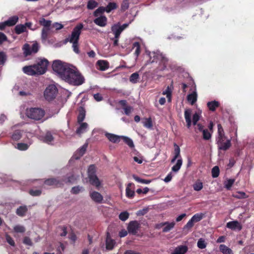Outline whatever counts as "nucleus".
Instances as JSON below:
<instances>
[{"label": "nucleus", "instance_id": "63", "mask_svg": "<svg viewBox=\"0 0 254 254\" xmlns=\"http://www.w3.org/2000/svg\"><path fill=\"white\" fill-rule=\"evenodd\" d=\"M52 27L55 28L57 30H58L62 29L64 27V26L61 23L55 22L52 25Z\"/></svg>", "mask_w": 254, "mask_h": 254}, {"label": "nucleus", "instance_id": "18", "mask_svg": "<svg viewBox=\"0 0 254 254\" xmlns=\"http://www.w3.org/2000/svg\"><path fill=\"white\" fill-rule=\"evenodd\" d=\"M105 135L110 141L113 143L119 142L122 138V136H119L110 133H106Z\"/></svg>", "mask_w": 254, "mask_h": 254}, {"label": "nucleus", "instance_id": "55", "mask_svg": "<svg viewBox=\"0 0 254 254\" xmlns=\"http://www.w3.org/2000/svg\"><path fill=\"white\" fill-rule=\"evenodd\" d=\"M143 126L148 128H150L152 127V122L150 119H145L143 122Z\"/></svg>", "mask_w": 254, "mask_h": 254}, {"label": "nucleus", "instance_id": "13", "mask_svg": "<svg viewBox=\"0 0 254 254\" xmlns=\"http://www.w3.org/2000/svg\"><path fill=\"white\" fill-rule=\"evenodd\" d=\"M107 18L105 16H100L94 20V22L100 27H104L106 25Z\"/></svg>", "mask_w": 254, "mask_h": 254}, {"label": "nucleus", "instance_id": "35", "mask_svg": "<svg viewBox=\"0 0 254 254\" xmlns=\"http://www.w3.org/2000/svg\"><path fill=\"white\" fill-rule=\"evenodd\" d=\"M132 185V184L131 183H129L127 185L126 188V196L128 198H132L134 195V191L131 189V186Z\"/></svg>", "mask_w": 254, "mask_h": 254}, {"label": "nucleus", "instance_id": "2", "mask_svg": "<svg viewBox=\"0 0 254 254\" xmlns=\"http://www.w3.org/2000/svg\"><path fill=\"white\" fill-rule=\"evenodd\" d=\"M71 66V65L67 63L63 62L60 60H56L53 62L52 68L53 70L63 79L64 76H65L67 72H68V69Z\"/></svg>", "mask_w": 254, "mask_h": 254}, {"label": "nucleus", "instance_id": "52", "mask_svg": "<svg viewBox=\"0 0 254 254\" xmlns=\"http://www.w3.org/2000/svg\"><path fill=\"white\" fill-rule=\"evenodd\" d=\"M85 111L84 110H82L80 112L77 118V121H78V123L79 124L82 123V121L84 120V119L85 118Z\"/></svg>", "mask_w": 254, "mask_h": 254}, {"label": "nucleus", "instance_id": "12", "mask_svg": "<svg viewBox=\"0 0 254 254\" xmlns=\"http://www.w3.org/2000/svg\"><path fill=\"white\" fill-rule=\"evenodd\" d=\"M87 146L88 144L87 143L84 144L82 147H81L76 151L74 154L73 157L75 159H79L85 153Z\"/></svg>", "mask_w": 254, "mask_h": 254}, {"label": "nucleus", "instance_id": "28", "mask_svg": "<svg viewBox=\"0 0 254 254\" xmlns=\"http://www.w3.org/2000/svg\"><path fill=\"white\" fill-rule=\"evenodd\" d=\"M219 250L223 254H233L232 250L223 244L220 245Z\"/></svg>", "mask_w": 254, "mask_h": 254}, {"label": "nucleus", "instance_id": "25", "mask_svg": "<svg viewBox=\"0 0 254 254\" xmlns=\"http://www.w3.org/2000/svg\"><path fill=\"white\" fill-rule=\"evenodd\" d=\"M18 17L16 15L10 17L7 20L5 21L7 26H12L14 25L18 20Z\"/></svg>", "mask_w": 254, "mask_h": 254}, {"label": "nucleus", "instance_id": "8", "mask_svg": "<svg viewBox=\"0 0 254 254\" xmlns=\"http://www.w3.org/2000/svg\"><path fill=\"white\" fill-rule=\"evenodd\" d=\"M128 24H124L121 25L119 23L113 25L111 27L112 31L116 38H119L122 32L125 29L127 26Z\"/></svg>", "mask_w": 254, "mask_h": 254}, {"label": "nucleus", "instance_id": "57", "mask_svg": "<svg viewBox=\"0 0 254 254\" xmlns=\"http://www.w3.org/2000/svg\"><path fill=\"white\" fill-rule=\"evenodd\" d=\"M219 169L218 166L214 167L212 169V176L213 178H216L219 176Z\"/></svg>", "mask_w": 254, "mask_h": 254}, {"label": "nucleus", "instance_id": "46", "mask_svg": "<svg viewBox=\"0 0 254 254\" xmlns=\"http://www.w3.org/2000/svg\"><path fill=\"white\" fill-rule=\"evenodd\" d=\"M132 177L136 182L141 184H148L151 182L150 180L142 179L135 175H133Z\"/></svg>", "mask_w": 254, "mask_h": 254}, {"label": "nucleus", "instance_id": "10", "mask_svg": "<svg viewBox=\"0 0 254 254\" xmlns=\"http://www.w3.org/2000/svg\"><path fill=\"white\" fill-rule=\"evenodd\" d=\"M89 195L92 200L95 202L101 203L103 201V196L97 191H90Z\"/></svg>", "mask_w": 254, "mask_h": 254}, {"label": "nucleus", "instance_id": "51", "mask_svg": "<svg viewBox=\"0 0 254 254\" xmlns=\"http://www.w3.org/2000/svg\"><path fill=\"white\" fill-rule=\"evenodd\" d=\"M129 216V213L127 211H124L120 213L119 218L122 221H125L127 220Z\"/></svg>", "mask_w": 254, "mask_h": 254}, {"label": "nucleus", "instance_id": "50", "mask_svg": "<svg viewBox=\"0 0 254 254\" xmlns=\"http://www.w3.org/2000/svg\"><path fill=\"white\" fill-rule=\"evenodd\" d=\"M133 48L135 49L134 54L137 57L140 53V45L138 42H135L133 44Z\"/></svg>", "mask_w": 254, "mask_h": 254}, {"label": "nucleus", "instance_id": "33", "mask_svg": "<svg viewBox=\"0 0 254 254\" xmlns=\"http://www.w3.org/2000/svg\"><path fill=\"white\" fill-rule=\"evenodd\" d=\"M27 211V208L26 206L19 207L16 211V214L19 216H24Z\"/></svg>", "mask_w": 254, "mask_h": 254}, {"label": "nucleus", "instance_id": "16", "mask_svg": "<svg viewBox=\"0 0 254 254\" xmlns=\"http://www.w3.org/2000/svg\"><path fill=\"white\" fill-rule=\"evenodd\" d=\"M227 227L232 230H240L242 226L240 223L237 221H233L229 222L227 223Z\"/></svg>", "mask_w": 254, "mask_h": 254}, {"label": "nucleus", "instance_id": "43", "mask_svg": "<svg viewBox=\"0 0 254 254\" xmlns=\"http://www.w3.org/2000/svg\"><path fill=\"white\" fill-rule=\"evenodd\" d=\"M98 5V3L94 0H89L88 2L87 7L89 9H93Z\"/></svg>", "mask_w": 254, "mask_h": 254}, {"label": "nucleus", "instance_id": "1", "mask_svg": "<svg viewBox=\"0 0 254 254\" xmlns=\"http://www.w3.org/2000/svg\"><path fill=\"white\" fill-rule=\"evenodd\" d=\"M63 80L70 84L77 86L83 84L85 80L84 77L77 68L72 65L68 69Z\"/></svg>", "mask_w": 254, "mask_h": 254}, {"label": "nucleus", "instance_id": "5", "mask_svg": "<svg viewBox=\"0 0 254 254\" xmlns=\"http://www.w3.org/2000/svg\"><path fill=\"white\" fill-rule=\"evenodd\" d=\"M58 93V89L55 85H49L45 90L44 95L45 98L48 101H51L56 97Z\"/></svg>", "mask_w": 254, "mask_h": 254}, {"label": "nucleus", "instance_id": "14", "mask_svg": "<svg viewBox=\"0 0 254 254\" xmlns=\"http://www.w3.org/2000/svg\"><path fill=\"white\" fill-rule=\"evenodd\" d=\"M35 64L30 66H26L23 67V71L30 75H33L37 74Z\"/></svg>", "mask_w": 254, "mask_h": 254}, {"label": "nucleus", "instance_id": "19", "mask_svg": "<svg viewBox=\"0 0 254 254\" xmlns=\"http://www.w3.org/2000/svg\"><path fill=\"white\" fill-rule=\"evenodd\" d=\"M185 118L187 123V126L188 128H190L191 125V111L190 109H186L184 113Z\"/></svg>", "mask_w": 254, "mask_h": 254}, {"label": "nucleus", "instance_id": "54", "mask_svg": "<svg viewBox=\"0 0 254 254\" xmlns=\"http://www.w3.org/2000/svg\"><path fill=\"white\" fill-rule=\"evenodd\" d=\"M139 78V75L137 73L135 72L132 73L129 78V80L130 82L132 83H136L137 81V79Z\"/></svg>", "mask_w": 254, "mask_h": 254}, {"label": "nucleus", "instance_id": "6", "mask_svg": "<svg viewBox=\"0 0 254 254\" xmlns=\"http://www.w3.org/2000/svg\"><path fill=\"white\" fill-rule=\"evenodd\" d=\"M48 64V61L46 59H41L35 64L37 74H44L47 70Z\"/></svg>", "mask_w": 254, "mask_h": 254}, {"label": "nucleus", "instance_id": "58", "mask_svg": "<svg viewBox=\"0 0 254 254\" xmlns=\"http://www.w3.org/2000/svg\"><path fill=\"white\" fill-rule=\"evenodd\" d=\"M163 94L166 95L169 102L171 101V91L169 86L163 92Z\"/></svg>", "mask_w": 254, "mask_h": 254}, {"label": "nucleus", "instance_id": "59", "mask_svg": "<svg viewBox=\"0 0 254 254\" xmlns=\"http://www.w3.org/2000/svg\"><path fill=\"white\" fill-rule=\"evenodd\" d=\"M203 133V138L205 140H208L211 137V135L210 132H209L207 129H204L202 131Z\"/></svg>", "mask_w": 254, "mask_h": 254}, {"label": "nucleus", "instance_id": "60", "mask_svg": "<svg viewBox=\"0 0 254 254\" xmlns=\"http://www.w3.org/2000/svg\"><path fill=\"white\" fill-rule=\"evenodd\" d=\"M95 167L94 165H90L88 169V177L90 176H92L93 175H95Z\"/></svg>", "mask_w": 254, "mask_h": 254}, {"label": "nucleus", "instance_id": "17", "mask_svg": "<svg viewBox=\"0 0 254 254\" xmlns=\"http://www.w3.org/2000/svg\"><path fill=\"white\" fill-rule=\"evenodd\" d=\"M116 244L115 241L112 239L108 233L106 240V248L107 250H112Z\"/></svg>", "mask_w": 254, "mask_h": 254}, {"label": "nucleus", "instance_id": "48", "mask_svg": "<svg viewBox=\"0 0 254 254\" xmlns=\"http://www.w3.org/2000/svg\"><path fill=\"white\" fill-rule=\"evenodd\" d=\"M197 246L199 249H203L206 248V243L204 239L201 238L198 240Z\"/></svg>", "mask_w": 254, "mask_h": 254}, {"label": "nucleus", "instance_id": "45", "mask_svg": "<svg viewBox=\"0 0 254 254\" xmlns=\"http://www.w3.org/2000/svg\"><path fill=\"white\" fill-rule=\"evenodd\" d=\"M218 105V102L216 101L210 102L207 103L209 109L211 111H214Z\"/></svg>", "mask_w": 254, "mask_h": 254}, {"label": "nucleus", "instance_id": "49", "mask_svg": "<svg viewBox=\"0 0 254 254\" xmlns=\"http://www.w3.org/2000/svg\"><path fill=\"white\" fill-rule=\"evenodd\" d=\"M98 64L101 70H105L108 68V64L107 62L104 61H99L98 62Z\"/></svg>", "mask_w": 254, "mask_h": 254}, {"label": "nucleus", "instance_id": "30", "mask_svg": "<svg viewBox=\"0 0 254 254\" xmlns=\"http://www.w3.org/2000/svg\"><path fill=\"white\" fill-rule=\"evenodd\" d=\"M79 127L76 130V133L77 134H80L84 132H85L88 127V124L86 123H80Z\"/></svg>", "mask_w": 254, "mask_h": 254}, {"label": "nucleus", "instance_id": "47", "mask_svg": "<svg viewBox=\"0 0 254 254\" xmlns=\"http://www.w3.org/2000/svg\"><path fill=\"white\" fill-rule=\"evenodd\" d=\"M83 190V188L81 186H76L72 188L71 192L73 194H77Z\"/></svg>", "mask_w": 254, "mask_h": 254}, {"label": "nucleus", "instance_id": "32", "mask_svg": "<svg viewBox=\"0 0 254 254\" xmlns=\"http://www.w3.org/2000/svg\"><path fill=\"white\" fill-rule=\"evenodd\" d=\"M13 229V232L16 233H24L26 231L25 227L20 224L14 226Z\"/></svg>", "mask_w": 254, "mask_h": 254}, {"label": "nucleus", "instance_id": "44", "mask_svg": "<svg viewBox=\"0 0 254 254\" xmlns=\"http://www.w3.org/2000/svg\"><path fill=\"white\" fill-rule=\"evenodd\" d=\"M218 139H222L225 138V136L224 135L223 129L221 126V125H218Z\"/></svg>", "mask_w": 254, "mask_h": 254}, {"label": "nucleus", "instance_id": "29", "mask_svg": "<svg viewBox=\"0 0 254 254\" xmlns=\"http://www.w3.org/2000/svg\"><path fill=\"white\" fill-rule=\"evenodd\" d=\"M22 131L20 130H15L11 135V138L12 140L17 141L19 140L22 136Z\"/></svg>", "mask_w": 254, "mask_h": 254}, {"label": "nucleus", "instance_id": "34", "mask_svg": "<svg viewBox=\"0 0 254 254\" xmlns=\"http://www.w3.org/2000/svg\"><path fill=\"white\" fill-rule=\"evenodd\" d=\"M235 181V180L233 179H226L224 182V187L228 190H231V187L234 184Z\"/></svg>", "mask_w": 254, "mask_h": 254}, {"label": "nucleus", "instance_id": "4", "mask_svg": "<svg viewBox=\"0 0 254 254\" xmlns=\"http://www.w3.org/2000/svg\"><path fill=\"white\" fill-rule=\"evenodd\" d=\"M83 28V25L82 23L78 24L73 29L71 35L66 40L71 43L78 42L79 36L81 32V30Z\"/></svg>", "mask_w": 254, "mask_h": 254}, {"label": "nucleus", "instance_id": "15", "mask_svg": "<svg viewBox=\"0 0 254 254\" xmlns=\"http://www.w3.org/2000/svg\"><path fill=\"white\" fill-rule=\"evenodd\" d=\"M188 248L185 245H181L174 249L171 254H185L188 251Z\"/></svg>", "mask_w": 254, "mask_h": 254}, {"label": "nucleus", "instance_id": "40", "mask_svg": "<svg viewBox=\"0 0 254 254\" xmlns=\"http://www.w3.org/2000/svg\"><path fill=\"white\" fill-rule=\"evenodd\" d=\"M174 146H175L174 152H175V155L174 158L171 161L172 163L174 162L176 160V159H177V158H179V157L180 156V149L179 146H178L177 144H175L174 145Z\"/></svg>", "mask_w": 254, "mask_h": 254}, {"label": "nucleus", "instance_id": "20", "mask_svg": "<svg viewBox=\"0 0 254 254\" xmlns=\"http://www.w3.org/2000/svg\"><path fill=\"white\" fill-rule=\"evenodd\" d=\"M45 184L49 186H58L62 185L61 181L57 179H50L45 181Z\"/></svg>", "mask_w": 254, "mask_h": 254}, {"label": "nucleus", "instance_id": "64", "mask_svg": "<svg viewBox=\"0 0 254 254\" xmlns=\"http://www.w3.org/2000/svg\"><path fill=\"white\" fill-rule=\"evenodd\" d=\"M200 119V115L198 113H195L193 115V118H192V123L194 125H196V123L197 122V121L199 120Z\"/></svg>", "mask_w": 254, "mask_h": 254}, {"label": "nucleus", "instance_id": "56", "mask_svg": "<svg viewBox=\"0 0 254 254\" xmlns=\"http://www.w3.org/2000/svg\"><path fill=\"white\" fill-rule=\"evenodd\" d=\"M193 189L196 191L200 190L203 188V185L201 182H196L193 186Z\"/></svg>", "mask_w": 254, "mask_h": 254}, {"label": "nucleus", "instance_id": "7", "mask_svg": "<svg viewBox=\"0 0 254 254\" xmlns=\"http://www.w3.org/2000/svg\"><path fill=\"white\" fill-rule=\"evenodd\" d=\"M149 56L150 57V63L157 62L159 60L164 62L168 61L165 56L159 52L149 53Z\"/></svg>", "mask_w": 254, "mask_h": 254}, {"label": "nucleus", "instance_id": "27", "mask_svg": "<svg viewBox=\"0 0 254 254\" xmlns=\"http://www.w3.org/2000/svg\"><path fill=\"white\" fill-rule=\"evenodd\" d=\"M50 29V28H43L41 32V39L43 42H45L48 38Z\"/></svg>", "mask_w": 254, "mask_h": 254}, {"label": "nucleus", "instance_id": "39", "mask_svg": "<svg viewBox=\"0 0 254 254\" xmlns=\"http://www.w3.org/2000/svg\"><path fill=\"white\" fill-rule=\"evenodd\" d=\"M23 53L25 56H27L32 54L31 51V48L29 45L25 44L23 47Z\"/></svg>", "mask_w": 254, "mask_h": 254}, {"label": "nucleus", "instance_id": "23", "mask_svg": "<svg viewBox=\"0 0 254 254\" xmlns=\"http://www.w3.org/2000/svg\"><path fill=\"white\" fill-rule=\"evenodd\" d=\"M175 225V223L174 222H172L171 223L169 222H165L160 224L161 226H164L165 227L163 228V231L164 232H167L169 231L172 228H174Z\"/></svg>", "mask_w": 254, "mask_h": 254}, {"label": "nucleus", "instance_id": "61", "mask_svg": "<svg viewBox=\"0 0 254 254\" xmlns=\"http://www.w3.org/2000/svg\"><path fill=\"white\" fill-rule=\"evenodd\" d=\"M234 197L237 198H246L247 197L246 194L242 191L238 192L236 194L233 195Z\"/></svg>", "mask_w": 254, "mask_h": 254}, {"label": "nucleus", "instance_id": "38", "mask_svg": "<svg viewBox=\"0 0 254 254\" xmlns=\"http://www.w3.org/2000/svg\"><path fill=\"white\" fill-rule=\"evenodd\" d=\"M204 217V214L202 213H196L195 215H194L192 217L191 219L192 221H193V222H197L200 221L203 217Z\"/></svg>", "mask_w": 254, "mask_h": 254}, {"label": "nucleus", "instance_id": "36", "mask_svg": "<svg viewBox=\"0 0 254 254\" xmlns=\"http://www.w3.org/2000/svg\"><path fill=\"white\" fill-rule=\"evenodd\" d=\"M26 30V26L24 24H18L15 27V31L17 34H20L25 32Z\"/></svg>", "mask_w": 254, "mask_h": 254}, {"label": "nucleus", "instance_id": "53", "mask_svg": "<svg viewBox=\"0 0 254 254\" xmlns=\"http://www.w3.org/2000/svg\"><path fill=\"white\" fill-rule=\"evenodd\" d=\"M105 11L106 12L105 7L102 6L100 7L94 12V15L95 16H98L100 14H101Z\"/></svg>", "mask_w": 254, "mask_h": 254}, {"label": "nucleus", "instance_id": "11", "mask_svg": "<svg viewBox=\"0 0 254 254\" xmlns=\"http://www.w3.org/2000/svg\"><path fill=\"white\" fill-rule=\"evenodd\" d=\"M224 138L218 139L217 143L218 148L221 150H226L231 146V142L230 140H227L226 142H223Z\"/></svg>", "mask_w": 254, "mask_h": 254}, {"label": "nucleus", "instance_id": "41", "mask_svg": "<svg viewBox=\"0 0 254 254\" xmlns=\"http://www.w3.org/2000/svg\"><path fill=\"white\" fill-rule=\"evenodd\" d=\"M121 139L123 140L131 148L134 147V145L132 140L127 136H122Z\"/></svg>", "mask_w": 254, "mask_h": 254}, {"label": "nucleus", "instance_id": "42", "mask_svg": "<svg viewBox=\"0 0 254 254\" xmlns=\"http://www.w3.org/2000/svg\"><path fill=\"white\" fill-rule=\"evenodd\" d=\"M117 6L115 2H110L107 6L105 7L106 12L109 13L111 10L117 8Z\"/></svg>", "mask_w": 254, "mask_h": 254}, {"label": "nucleus", "instance_id": "21", "mask_svg": "<svg viewBox=\"0 0 254 254\" xmlns=\"http://www.w3.org/2000/svg\"><path fill=\"white\" fill-rule=\"evenodd\" d=\"M197 97V95L196 89H195L191 93L188 95L187 100L191 105H193L196 101Z\"/></svg>", "mask_w": 254, "mask_h": 254}, {"label": "nucleus", "instance_id": "31", "mask_svg": "<svg viewBox=\"0 0 254 254\" xmlns=\"http://www.w3.org/2000/svg\"><path fill=\"white\" fill-rule=\"evenodd\" d=\"M32 143V142L31 141H30L28 143H18L17 144L16 148L20 150H26L28 148Z\"/></svg>", "mask_w": 254, "mask_h": 254}, {"label": "nucleus", "instance_id": "62", "mask_svg": "<svg viewBox=\"0 0 254 254\" xmlns=\"http://www.w3.org/2000/svg\"><path fill=\"white\" fill-rule=\"evenodd\" d=\"M5 238L7 242L11 246H14L15 243L13 239L8 235H6Z\"/></svg>", "mask_w": 254, "mask_h": 254}, {"label": "nucleus", "instance_id": "37", "mask_svg": "<svg viewBox=\"0 0 254 254\" xmlns=\"http://www.w3.org/2000/svg\"><path fill=\"white\" fill-rule=\"evenodd\" d=\"M182 159L181 158L178 159L176 164L172 168V171L174 172H178L182 165Z\"/></svg>", "mask_w": 254, "mask_h": 254}, {"label": "nucleus", "instance_id": "22", "mask_svg": "<svg viewBox=\"0 0 254 254\" xmlns=\"http://www.w3.org/2000/svg\"><path fill=\"white\" fill-rule=\"evenodd\" d=\"M89 182L92 185L98 188L101 185V182L96 175L89 177Z\"/></svg>", "mask_w": 254, "mask_h": 254}, {"label": "nucleus", "instance_id": "26", "mask_svg": "<svg viewBox=\"0 0 254 254\" xmlns=\"http://www.w3.org/2000/svg\"><path fill=\"white\" fill-rule=\"evenodd\" d=\"M39 24L43 26V28H50L52 25V21L49 20H46L44 18H40L39 20Z\"/></svg>", "mask_w": 254, "mask_h": 254}, {"label": "nucleus", "instance_id": "3", "mask_svg": "<svg viewBox=\"0 0 254 254\" xmlns=\"http://www.w3.org/2000/svg\"><path fill=\"white\" fill-rule=\"evenodd\" d=\"M26 115L31 119L38 121L44 117L45 112L40 108H31L26 110Z\"/></svg>", "mask_w": 254, "mask_h": 254}, {"label": "nucleus", "instance_id": "24", "mask_svg": "<svg viewBox=\"0 0 254 254\" xmlns=\"http://www.w3.org/2000/svg\"><path fill=\"white\" fill-rule=\"evenodd\" d=\"M41 140L44 142L50 144L54 140V137L50 132H47L42 137Z\"/></svg>", "mask_w": 254, "mask_h": 254}, {"label": "nucleus", "instance_id": "9", "mask_svg": "<svg viewBox=\"0 0 254 254\" xmlns=\"http://www.w3.org/2000/svg\"><path fill=\"white\" fill-rule=\"evenodd\" d=\"M140 227V224L137 221H132L128 223L127 226V231L129 233L135 235Z\"/></svg>", "mask_w": 254, "mask_h": 254}]
</instances>
